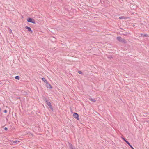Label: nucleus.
<instances>
[{"mask_svg": "<svg viewBox=\"0 0 149 149\" xmlns=\"http://www.w3.org/2000/svg\"><path fill=\"white\" fill-rule=\"evenodd\" d=\"M19 142L17 140H16L15 141H14V142L15 143H17V142Z\"/></svg>", "mask_w": 149, "mask_h": 149, "instance_id": "nucleus-19", "label": "nucleus"}, {"mask_svg": "<svg viewBox=\"0 0 149 149\" xmlns=\"http://www.w3.org/2000/svg\"><path fill=\"white\" fill-rule=\"evenodd\" d=\"M43 100L44 101H45V102H47V101H48L49 100L45 97H44Z\"/></svg>", "mask_w": 149, "mask_h": 149, "instance_id": "nucleus-11", "label": "nucleus"}, {"mask_svg": "<svg viewBox=\"0 0 149 149\" xmlns=\"http://www.w3.org/2000/svg\"><path fill=\"white\" fill-rule=\"evenodd\" d=\"M141 36L142 37H148V35L147 34H143L142 33H141Z\"/></svg>", "mask_w": 149, "mask_h": 149, "instance_id": "nucleus-10", "label": "nucleus"}, {"mask_svg": "<svg viewBox=\"0 0 149 149\" xmlns=\"http://www.w3.org/2000/svg\"><path fill=\"white\" fill-rule=\"evenodd\" d=\"M16 98L17 99H20V97H17Z\"/></svg>", "mask_w": 149, "mask_h": 149, "instance_id": "nucleus-21", "label": "nucleus"}, {"mask_svg": "<svg viewBox=\"0 0 149 149\" xmlns=\"http://www.w3.org/2000/svg\"><path fill=\"white\" fill-rule=\"evenodd\" d=\"M4 130H6V131H7L8 130V128L7 127H5V128H4Z\"/></svg>", "mask_w": 149, "mask_h": 149, "instance_id": "nucleus-20", "label": "nucleus"}, {"mask_svg": "<svg viewBox=\"0 0 149 149\" xmlns=\"http://www.w3.org/2000/svg\"><path fill=\"white\" fill-rule=\"evenodd\" d=\"M27 21L28 22L31 23L33 24H35L36 22L35 20L32 18L28 17L27 18Z\"/></svg>", "mask_w": 149, "mask_h": 149, "instance_id": "nucleus-2", "label": "nucleus"}, {"mask_svg": "<svg viewBox=\"0 0 149 149\" xmlns=\"http://www.w3.org/2000/svg\"><path fill=\"white\" fill-rule=\"evenodd\" d=\"M25 28L27 29L28 31L30 32L31 33H33V31L32 30L31 28L30 27L26 26L25 27Z\"/></svg>", "mask_w": 149, "mask_h": 149, "instance_id": "nucleus-6", "label": "nucleus"}, {"mask_svg": "<svg viewBox=\"0 0 149 149\" xmlns=\"http://www.w3.org/2000/svg\"><path fill=\"white\" fill-rule=\"evenodd\" d=\"M78 73L79 74H82V72L81 71H78Z\"/></svg>", "mask_w": 149, "mask_h": 149, "instance_id": "nucleus-15", "label": "nucleus"}, {"mask_svg": "<svg viewBox=\"0 0 149 149\" xmlns=\"http://www.w3.org/2000/svg\"><path fill=\"white\" fill-rule=\"evenodd\" d=\"M117 40L120 42L126 44L127 42V41L125 39H122V38L120 36H118L116 38Z\"/></svg>", "mask_w": 149, "mask_h": 149, "instance_id": "nucleus-1", "label": "nucleus"}, {"mask_svg": "<svg viewBox=\"0 0 149 149\" xmlns=\"http://www.w3.org/2000/svg\"><path fill=\"white\" fill-rule=\"evenodd\" d=\"M108 58L109 59H111V58H113V57L112 56H110L108 57Z\"/></svg>", "mask_w": 149, "mask_h": 149, "instance_id": "nucleus-16", "label": "nucleus"}, {"mask_svg": "<svg viewBox=\"0 0 149 149\" xmlns=\"http://www.w3.org/2000/svg\"><path fill=\"white\" fill-rule=\"evenodd\" d=\"M42 81H44L46 83L47 82H48V81L46 80L44 78H42Z\"/></svg>", "mask_w": 149, "mask_h": 149, "instance_id": "nucleus-13", "label": "nucleus"}, {"mask_svg": "<svg viewBox=\"0 0 149 149\" xmlns=\"http://www.w3.org/2000/svg\"><path fill=\"white\" fill-rule=\"evenodd\" d=\"M122 139H123L124 140V141L126 143L129 145V146L132 149H134L133 147H132V145H131L130 143L128 142L127 140L125 139V138L124 137H122Z\"/></svg>", "mask_w": 149, "mask_h": 149, "instance_id": "nucleus-3", "label": "nucleus"}, {"mask_svg": "<svg viewBox=\"0 0 149 149\" xmlns=\"http://www.w3.org/2000/svg\"><path fill=\"white\" fill-rule=\"evenodd\" d=\"M15 78L16 79H17V80H19V77L18 76H16L15 77Z\"/></svg>", "mask_w": 149, "mask_h": 149, "instance_id": "nucleus-14", "label": "nucleus"}, {"mask_svg": "<svg viewBox=\"0 0 149 149\" xmlns=\"http://www.w3.org/2000/svg\"><path fill=\"white\" fill-rule=\"evenodd\" d=\"M69 144V147L70 149H75V148H74L73 145L71 143L68 142Z\"/></svg>", "mask_w": 149, "mask_h": 149, "instance_id": "nucleus-8", "label": "nucleus"}, {"mask_svg": "<svg viewBox=\"0 0 149 149\" xmlns=\"http://www.w3.org/2000/svg\"><path fill=\"white\" fill-rule=\"evenodd\" d=\"M89 100L93 102H96V100H95L94 99H93L92 98H89Z\"/></svg>", "mask_w": 149, "mask_h": 149, "instance_id": "nucleus-12", "label": "nucleus"}, {"mask_svg": "<svg viewBox=\"0 0 149 149\" xmlns=\"http://www.w3.org/2000/svg\"><path fill=\"white\" fill-rule=\"evenodd\" d=\"M12 30L10 29L9 30V33H12Z\"/></svg>", "mask_w": 149, "mask_h": 149, "instance_id": "nucleus-17", "label": "nucleus"}, {"mask_svg": "<svg viewBox=\"0 0 149 149\" xmlns=\"http://www.w3.org/2000/svg\"><path fill=\"white\" fill-rule=\"evenodd\" d=\"M3 112L4 113H6L7 112V111L5 109L4 110Z\"/></svg>", "mask_w": 149, "mask_h": 149, "instance_id": "nucleus-18", "label": "nucleus"}, {"mask_svg": "<svg viewBox=\"0 0 149 149\" xmlns=\"http://www.w3.org/2000/svg\"><path fill=\"white\" fill-rule=\"evenodd\" d=\"M129 18L128 17L125 16H121L120 17L119 19H127Z\"/></svg>", "mask_w": 149, "mask_h": 149, "instance_id": "nucleus-9", "label": "nucleus"}, {"mask_svg": "<svg viewBox=\"0 0 149 149\" xmlns=\"http://www.w3.org/2000/svg\"><path fill=\"white\" fill-rule=\"evenodd\" d=\"M46 86L47 88L49 89H51L52 88L51 85L48 82L46 83Z\"/></svg>", "mask_w": 149, "mask_h": 149, "instance_id": "nucleus-7", "label": "nucleus"}, {"mask_svg": "<svg viewBox=\"0 0 149 149\" xmlns=\"http://www.w3.org/2000/svg\"><path fill=\"white\" fill-rule=\"evenodd\" d=\"M46 104L49 107V108L51 109L52 111H53V109L50 101H47V102H46Z\"/></svg>", "mask_w": 149, "mask_h": 149, "instance_id": "nucleus-4", "label": "nucleus"}, {"mask_svg": "<svg viewBox=\"0 0 149 149\" xmlns=\"http://www.w3.org/2000/svg\"><path fill=\"white\" fill-rule=\"evenodd\" d=\"M73 116L74 117L77 119V120H79V116L78 113H74L73 115Z\"/></svg>", "mask_w": 149, "mask_h": 149, "instance_id": "nucleus-5", "label": "nucleus"}]
</instances>
